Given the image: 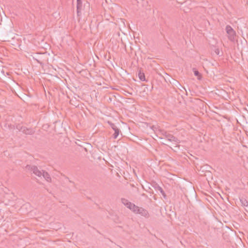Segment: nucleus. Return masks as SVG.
Instances as JSON below:
<instances>
[{
    "instance_id": "f257e3e1",
    "label": "nucleus",
    "mask_w": 248,
    "mask_h": 248,
    "mask_svg": "<svg viewBox=\"0 0 248 248\" xmlns=\"http://www.w3.org/2000/svg\"><path fill=\"white\" fill-rule=\"evenodd\" d=\"M162 134L167 139V140L173 142L174 144L175 145L174 147H179V145H178V143H180V141L176 137L173 136L172 135L168 133L166 131L163 132Z\"/></svg>"
},
{
    "instance_id": "f03ea898",
    "label": "nucleus",
    "mask_w": 248,
    "mask_h": 248,
    "mask_svg": "<svg viewBox=\"0 0 248 248\" xmlns=\"http://www.w3.org/2000/svg\"><path fill=\"white\" fill-rule=\"evenodd\" d=\"M25 169L27 170H29L31 172H32L35 175L38 177H41L43 171L42 172L40 170H39L38 168L35 166H32L31 165H27L25 167Z\"/></svg>"
},
{
    "instance_id": "7ed1b4c3",
    "label": "nucleus",
    "mask_w": 248,
    "mask_h": 248,
    "mask_svg": "<svg viewBox=\"0 0 248 248\" xmlns=\"http://www.w3.org/2000/svg\"><path fill=\"white\" fill-rule=\"evenodd\" d=\"M226 31L228 34V37L230 41H233L236 36L235 31L230 25H227L226 27Z\"/></svg>"
},
{
    "instance_id": "20e7f679",
    "label": "nucleus",
    "mask_w": 248,
    "mask_h": 248,
    "mask_svg": "<svg viewBox=\"0 0 248 248\" xmlns=\"http://www.w3.org/2000/svg\"><path fill=\"white\" fill-rule=\"evenodd\" d=\"M108 124L110 126L111 128L114 131V133L112 135L113 138L114 139H117L120 133V129L117 127V126L114 124L110 122H108Z\"/></svg>"
},
{
    "instance_id": "39448f33",
    "label": "nucleus",
    "mask_w": 248,
    "mask_h": 248,
    "mask_svg": "<svg viewBox=\"0 0 248 248\" xmlns=\"http://www.w3.org/2000/svg\"><path fill=\"white\" fill-rule=\"evenodd\" d=\"M136 214H140L141 216H144L146 217H149V214L148 211L142 207L139 208V209L137 210Z\"/></svg>"
},
{
    "instance_id": "423d86ee",
    "label": "nucleus",
    "mask_w": 248,
    "mask_h": 248,
    "mask_svg": "<svg viewBox=\"0 0 248 248\" xmlns=\"http://www.w3.org/2000/svg\"><path fill=\"white\" fill-rule=\"evenodd\" d=\"M22 132L26 135H32L35 133V130L32 128H28L25 126Z\"/></svg>"
},
{
    "instance_id": "0eeeda50",
    "label": "nucleus",
    "mask_w": 248,
    "mask_h": 248,
    "mask_svg": "<svg viewBox=\"0 0 248 248\" xmlns=\"http://www.w3.org/2000/svg\"><path fill=\"white\" fill-rule=\"evenodd\" d=\"M82 8V1L81 0H77V14L78 16L79 15V13L80 12Z\"/></svg>"
},
{
    "instance_id": "6e6552de",
    "label": "nucleus",
    "mask_w": 248,
    "mask_h": 248,
    "mask_svg": "<svg viewBox=\"0 0 248 248\" xmlns=\"http://www.w3.org/2000/svg\"><path fill=\"white\" fill-rule=\"evenodd\" d=\"M43 173L42 174V176L47 181V182H51V178L50 176V175L48 174V172L46 171H45L44 170H42Z\"/></svg>"
},
{
    "instance_id": "1a4fd4ad",
    "label": "nucleus",
    "mask_w": 248,
    "mask_h": 248,
    "mask_svg": "<svg viewBox=\"0 0 248 248\" xmlns=\"http://www.w3.org/2000/svg\"><path fill=\"white\" fill-rule=\"evenodd\" d=\"M121 202H122L124 205H125L129 209L131 207V205L130 204H133L132 203H131V202H129L127 200H126V199H125L124 198H122L121 199Z\"/></svg>"
},
{
    "instance_id": "9d476101",
    "label": "nucleus",
    "mask_w": 248,
    "mask_h": 248,
    "mask_svg": "<svg viewBox=\"0 0 248 248\" xmlns=\"http://www.w3.org/2000/svg\"><path fill=\"white\" fill-rule=\"evenodd\" d=\"M192 71L194 72V75L197 77L198 79L201 80L202 78V75L200 72L195 68H193Z\"/></svg>"
},
{
    "instance_id": "9b49d317",
    "label": "nucleus",
    "mask_w": 248,
    "mask_h": 248,
    "mask_svg": "<svg viewBox=\"0 0 248 248\" xmlns=\"http://www.w3.org/2000/svg\"><path fill=\"white\" fill-rule=\"evenodd\" d=\"M138 76L140 79L141 81H145L146 79L144 74L143 72H141V71L139 72Z\"/></svg>"
},
{
    "instance_id": "f8f14e48",
    "label": "nucleus",
    "mask_w": 248,
    "mask_h": 248,
    "mask_svg": "<svg viewBox=\"0 0 248 248\" xmlns=\"http://www.w3.org/2000/svg\"><path fill=\"white\" fill-rule=\"evenodd\" d=\"M240 201L243 206H246L247 208H248V202L245 199H240Z\"/></svg>"
},
{
    "instance_id": "ddd939ff",
    "label": "nucleus",
    "mask_w": 248,
    "mask_h": 248,
    "mask_svg": "<svg viewBox=\"0 0 248 248\" xmlns=\"http://www.w3.org/2000/svg\"><path fill=\"white\" fill-rule=\"evenodd\" d=\"M131 207L129 208L130 210H132L135 213H136L137 212V210L139 209V207L135 205L134 203L132 204H130Z\"/></svg>"
},
{
    "instance_id": "4468645a",
    "label": "nucleus",
    "mask_w": 248,
    "mask_h": 248,
    "mask_svg": "<svg viewBox=\"0 0 248 248\" xmlns=\"http://www.w3.org/2000/svg\"><path fill=\"white\" fill-rule=\"evenodd\" d=\"M25 126L22 125L20 124H18L16 125V128L19 131L23 132Z\"/></svg>"
},
{
    "instance_id": "2eb2a0df",
    "label": "nucleus",
    "mask_w": 248,
    "mask_h": 248,
    "mask_svg": "<svg viewBox=\"0 0 248 248\" xmlns=\"http://www.w3.org/2000/svg\"><path fill=\"white\" fill-rule=\"evenodd\" d=\"M157 189L159 190L164 197L166 196V194L163 189L159 186H157Z\"/></svg>"
},
{
    "instance_id": "dca6fc26",
    "label": "nucleus",
    "mask_w": 248,
    "mask_h": 248,
    "mask_svg": "<svg viewBox=\"0 0 248 248\" xmlns=\"http://www.w3.org/2000/svg\"><path fill=\"white\" fill-rule=\"evenodd\" d=\"M179 3H183L185 1V0H176Z\"/></svg>"
},
{
    "instance_id": "f3484780",
    "label": "nucleus",
    "mask_w": 248,
    "mask_h": 248,
    "mask_svg": "<svg viewBox=\"0 0 248 248\" xmlns=\"http://www.w3.org/2000/svg\"><path fill=\"white\" fill-rule=\"evenodd\" d=\"M215 53L217 54V55H219V50L218 48H217L215 50Z\"/></svg>"
},
{
    "instance_id": "a211bd4d",
    "label": "nucleus",
    "mask_w": 248,
    "mask_h": 248,
    "mask_svg": "<svg viewBox=\"0 0 248 248\" xmlns=\"http://www.w3.org/2000/svg\"><path fill=\"white\" fill-rule=\"evenodd\" d=\"M86 6H87L88 7H89L90 6V4L88 2H86V3L84 4V7H85Z\"/></svg>"
},
{
    "instance_id": "6ab92c4d",
    "label": "nucleus",
    "mask_w": 248,
    "mask_h": 248,
    "mask_svg": "<svg viewBox=\"0 0 248 248\" xmlns=\"http://www.w3.org/2000/svg\"><path fill=\"white\" fill-rule=\"evenodd\" d=\"M66 179H68V181H69V182L70 183L74 184V183L73 181H71V180H70L69 179L68 177H66Z\"/></svg>"
},
{
    "instance_id": "aec40b11",
    "label": "nucleus",
    "mask_w": 248,
    "mask_h": 248,
    "mask_svg": "<svg viewBox=\"0 0 248 248\" xmlns=\"http://www.w3.org/2000/svg\"><path fill=\"white\" fill-rule=\"evenodd\" d=\"M247 211L248 212V208H247V209H246Z\"/></svg>"
}]
</instances>
